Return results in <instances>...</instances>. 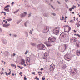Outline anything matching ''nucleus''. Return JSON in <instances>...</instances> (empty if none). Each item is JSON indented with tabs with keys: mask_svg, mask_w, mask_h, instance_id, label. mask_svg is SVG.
<instances>
[{
	"mask_svg": "<svg viewBox=\"0 0 80 80\" xmlns=\"http://www.w3.org/2000/svg\"><path fill=\"white\" fill-rule=\"evenodd\" d=\"M56 40V38H55L50 37L48 38V42L46 41L44 42V44H45L47 47H50L52 46V44L50 43L55 42Z\"/></svg>",
	"mask_w": 80,
	"mask_h": 80,
	"instance_id": "nucleus-1",
	"label": "nucleus"
},
{
	"mask_svg": "<svg viewBox=\"0 0 80 80\" xmlns=\"http://www.w3.org/2000/svg\"><path fill=\"white\" fill-rule=\"evenodd\" d=\"M38 48L39 50H45V45L42 44H40L38 45Z\"/></svg>",
	"mask_w": 80,
	"mask_h": 80,
	"instance_id": "nucleus-2",
	"label": "nucleus"
},
{
	"mask_svg": "<svg viewBox=\"0 0 80 80\" xmlns=\"http://www.w3.org/2000/svg\"><path fill=\"white\" fill-rule=\"evenodd\" d=\"M64 58L65 60L67 61H70L71 60V58L68 54H66L64 55Z\"/></svg>",
	"mask_w": 80,
	"mask_h": 80,
	"instance_id": "nucleus-3",
	"label": "nucleus"
},
{
	"mask_svg": "<svg viewBox=\"0 0 80 80\" xmlns=\"http://www.w3.org/2000/svg\"><path fill=\"white\" fill-rule=\"evenodd\" d=\"M50 29V28L48 26H45L44 27V29L43 30L42 32L43 33H48V31H49V29Z\"/></svg>",
	"mask_w": 80,
	"mask_h": 80,
	"instance_id": "nucleus-4",
	"label": "nucleus"
},
{
	"mask_svg": "<svg viewBox=\"0 0 80 80\" xmlns=\"http://www.w3.org/2000/svg\"><path fill=\"white\" fill-rule=\"evenodd\" d=\"M77 70L72 69L70 72V73L71 74H72V75H75L77 73Z\"/></svg>",
	"mask_w": 80,
	"mask_h": 80,
	"instance_id": "nucleus-5",
	"label": "nucleus"
},
{
	"mask_svg": "<svg viewBox=\"0 0 80 80\" xmlns=\"http://www.w3.org/2000/svg\"><path fill=\"white\" fill-rule=\"evenodd\" d=\"M53 32L55 35H58L59 33V31L57 29V28H54L53 30Z\"/></svg>",
	"mask_w": 80,
	"mask_h": 80,
	"instance_id": "nucleus-6",
	"label": "nucleus"
},
{
	"mask_svg": "<svg viewBox=\"0 0 80 80\" xmlns=\"http://www.w3.org/2000/svg\"><path fill=\"white\" fill-rule=\"evenodd\" d=\"M55 65L53 64H52L50 65V71H53L55 70Z\"/></svg>",
	"mask_w": 80,
	"mask_h": 80,
	"instance_id": "nucleus-7",
	"label": "nucleus"
},
{
	"mask_svg": "<svg viewBox=\"0 0 80 80\" xmlns=\"http://www.w3.org/2000/svg\"><path fill=\"white\" fill-rule=\"evenodd\" d=\"M77 41V39L75 38H72L70 39V42L71 43H73Z\"/></svg>",
	"mask_w": 80,
	"mask_h": 80,
	"instance_id": "nucleus-8",
	"label": "nucleus"
},
{
	"mask_svg": "<svg viewBox=\"0 0 80 80\" xmlns=\"http://www.w3.org/2000/svg\"><path fill=\"white\" fill-rule=\"evenodd\" d=\"M48 54L47 52H45L44 53V56L43 57V59H44L45 60H47V58L48 57Z\"/></svg>",
	"mask_w": 80,
	"mask_h": 80,
	"instance_id": "nucleus-9",
	"label": "nucleus"
},
{
	"mask_svg": "<svg viewBox=\"0 0 80 80\" xmlns=\"http://www.w3.org/2000/svg\"><path fill=\"white\" fill-rule=\"evenodd\" d=\"M27 12H24V13L20 14V16L21 18H23L24 17H25L26 15H27Z\"/></svg>",
	"mask_w": 80,
	"mask_h": 80,
	"instance_id": "nucleus-10",
	"label": "nucleus"
},
{
	"mask_svg": "<svg viewBox=\"0 0 80 80\" xmlns=\"http://www.w3.org/2000/svg\"><path fill=\"white\" fill-rule=\"evenodd\" d=\"M10 24H4L3 25V27L5 28H7V27H8L10 26Z\"/></svg>",
	"mask_w": 80,
	"mask_h": 80,
	"instance_id": "nucleus-11",
	"label": "nucleus"
},
{
	"mask_svg": "<svg viewBox=\"0 0 80 80\" xmlns=\"http://www.w3.org/2000/svg\"><path fill=\"white\" fill-rule=\"evenodd\" d=\"M3 43L5 44V45H7V41L6 40H4L2 41Z\"/></svg>",
	"mask_w": 80,
	"mask_h": 80,
	"instance_id": "nucleus-12",
	"label": "nucleus"
},
{
	"mask_svg": "<svg viewBox=\"0 0 80 80\" xmlns=\"http://www.w3.org/2000/svg\"><path fill=\"white\" fill-rule=\"evenodd\" d=\"M4 55L5 56H8V52L7 51H5L4 52Z\"/></svg>",
	"mask_w": 80,
	"mask_h": 80,
	"instance_id": "nucleus-13",
	"label": "nucleus"
},
{
	"mask_svg": "<svg viewBox=\"0 0 80 80\" xmlns=\"http://www.w3.org/2000/svg\"><path fill=\"white\" fill-rule=\"evenodd\" d=\"M77 55H78V56H79V55H80V51L78 50L77 51Z\"/></svg>",
	"mask_w": 80,
	"mask_h": 80,
	"instance_id": "nucleus-14",
	"label": "nucleus"
},
{
	"mask_svg": "<svg viewBox=\"0 0 80 80\" xmlns=\"http://www.w3.org/2000/svg\"><path fill=\"white\" fill-rule=\"evenodd\" d=\"M30 58H29V57H27L26 58V62H28L29 61H30Z\"/></svg>",
	"mask_w": 80,
	"mask_h": 80,
	"instance_id": "nucleus-15",
	"label": "nucleus"
},
{
	"mask_svg": "<svg viewBox=\"0 0 80 80\" xmlns=\"http://www.w3.org/2000/svg\"><path fill=\"white\" fill-rule=\"evenodd\" d=\"M71 30V27H69L68 29V31H64L65 32H67V33H69V32Z\"/></svg>",
	"mask_w": 80,
	"mask_h": 80,
	"instance_id": "nucleus-16",
	"label": "nucleus"
},
{
	"mask_svg": "<svg viewBox=\"0 0 80 80\" xmlns=\"http://www.w3.org/2000/svg\"><path fill=\"white\" fill-rule=\"evenodd\" d=\"M43 16L45 17H47L48 16V14L45 13L43 14Z\"/></svg>",
	"mask_w": 80,
	"mask_h": 80,
	"instance_id": "nucleus-17",
	"label": "nucleus"
},
{
	"mask_svg": "<svg viewBox=\"0 0 80 80\" xmlns=\"http://www.w3.org/2000/svg\"><path fill=\"white\" fill-rule=\"evenodd\" d=\"M65 36L64 35V32L62 33L60 35V37H64Z\"/></svg>",
	"mask_w": 80,
	"mask_h": 80,
	"instance_id": "nucleus-18",
	"label": "nucleus"
},
{
	"mask_svg": "<svg viewBox=\"0 0 80 80\" xmlns=\"http://www.w3.org/2000/svg\"><path fill=\"white\" fill-rule=\"evenodd\" d=\"M25 61L24 59H22V65H23L25 64Z\"/></svg>",
	"mask_w": 80,
	"mask_h": 80,
	"instance_id": "nucleus-19",
	"label": "nucleus"
},
{
	"mask_svg": "<svg viewBox=\"0 0 80 80\" xmlns=\"http://www.w3.org/2000/svg\"><path fill=\"white\" fill-rule=\"evenodd\" d=\"M31 45H32V46H33L34 47H35V45H36V44L35 43H33V42H31L30 43Z\"/></svg>",
	"mask_w": 80,
	"mask_h": 80,
	"instance_id": "nucleus-20",
	"label": "nucleus"
},
{
	"mask_svg": "<svg viewBox=\"0 0 80 80\" xmlns=\"http://www.w3.org/2000/svg\"><path fill=\"white\" fill-rule=\"evenodd\" d=\"M28 24H29L28 22H26L24 23V25L25 27H27V26L28 25Z\"/></svg>",
	"mask_w": 80,
	"mask_h": 80,
	"instance_id": "nucleus-21",
	"label": "nucleus"
},
{
	"mask_svg": "<svg viewBox=\"0 0 80 80\" xmlns=\"http://www.w3.org/2000/svg\"><path fill=\"white\" fill-rule=\"evenodd\" d=\"M62 68L63 69H65L66 67H67V66H66V64H63L62 66Z\"/></svg>",
	"mask_w": 80,
	"mask_h": 80,
	"instance_id": "nucleus-22",
	"label": "nucleus"
},
{
	"mask_svg": "<svg viewBox=\"0 0 80 80\" xmlns=\"http://www.w3.org/2000/svg\"><path fill=\"white\" fill-rule=\"evenodd\" d=\"M27 64L28 65H30V61H27L26 62Z\"/></svg>",
	"mask_w": 80,
	"mask_h": 80,
	"instance_id": "nucleus-23",
	"label": "nucleus"
},
{
	"mask_svg": "<svg viewBox=\"0 0 80 80\" xmlns=\"http://www.w3.org/2000/svg\"><path fill=\"white\" fill-rule=\"evenodd\" d=\"M4 10H5V11H6L7 12H9V9H4Z\"/></svg>",
	"mask_w": 80,
	"mask_h": 80,
	"instance_id": "nucleus-24",
	"label": "nucleus"
},
{
	"mask_svg": "<svg viewBox=\"0 0 80 80\" xmlns=\"http://www.w3.org/2000/svg\"><path fill=\"white\" fill-rule=\"evenodd\" d=\"M64 47L65 48V49L67 48V45L66 44H64L63 45Z\"/></svg>",
	"mask_w": 80,
	"mask_h": 80,
	"instance_id": "nucleus-25",
	"label": "nucleus"
},
{
	"mask_svg": "<svg viewBox=\"0 0 80 80\" xmlns=\"http://www.w3.org/2000/svg\"><path fill=\"white\" fill-rule=\"evenodd\" d=\"M7 20L8 21V22H9V21H12V19L11 18H10L9 19H7Z\"/></svg>",
	"mask_w": 80,
	"mask_h": 80,
	"instance_id": "nucleus-26",
	"label": "nucleus"
},
{
	"mask_svg": "<svg viewBox=\"0 0 80 80\" xmlns=\"http://www.w3.org/2000/svg\"><path fill=\"white\" fill-rule=\"evenodd\" d=\"M25 34L26 35V37H28V33L27 32H25Z\"/></svg>",
	"mask_w": 80,
	"mask_h": 80,
	"instance_id": "nucleus-27",
	"label": "nucleus"
},
{
	"mask_svg": "<svg viewBox=\"0 0 80 80\" xmlns=\"http://www.w3.org/2000/svg\"><path fill=\"white\" fill-rule=\"evenodd\" d=\"M29 33L31 34V35H32V30H30L29 32Z\"/></svg>",
	"mask_w": 80,
	"mask_h": 80,
	"instance_id": "nucleus-28",
	"label": "nucleus"
},
{
	"mask_svg": "<svg viewBox=\"0 0 80 80\" xmlns=\"http://www.w3.org/2000/svg\"><path fill=\"white\" fill-rule=\"evenodd\" d=\"M11 66H13V67H15V68L17 67V66H16V65H15V64H11Z\"/></svg>",
	"mask_w": 80,
	"mask_h": 80,
	"instance_id": "nucleus-29",
	"label": "nucleus"
},
{
	"mask_svg": "<svg viewBox=\"0 0 80 80\" xmlns=\"http://www.w3.org/2000/svg\"><path fill=\"white\" fill-rule=\"evenodd\" d=\"M64 27H65V28H66V27H67V28H68H68H69V27H70L68 25H66Z\"/></svg>",
	"mask_w": 80,
	"mask_h": 80,
	"instance_id": "nucleus-30",
	"label": "nucleus"
},
{
	"mask_svg": "<svg viewBox=\"0 0 80 80\" xmlns=\"http://www.w3.org/2000/svg\"><path fill=\"white\" fill-rule=\"evenodd\" d=\"M51 15H53V16H55L56 15V14H55L54 13H52Z\"/></svg>",
	"mask_w": 80,
	"mask_h": 80,
	"instance_id": "nucleus-31",
	"label": "nucleus"
},
{
	"mask_svg": "<svg viewBox=\"0 0 80 80\" xmlns=\"http://www.w3.org/2000/svg\"><path fill=\"white\" fill-rule=\"evenodd\" d=\"M19 74L21 75V77H22L23 76V75H22V72H20Z\"/></svg>",
	"mask_w": 80,
	"mask_h": 80,
	"instance_id": "nucleus-32",
	"label": "nucleus"
},
{
	"mask_svg": "<svg viewBox=\"0 0 80 80\" xmlns=\"http://www.w3.org/2000/svg\"><path fill=\"white\" fill-rule=\"evenodd\" d=\"M10 7V5H8L7 6H6L5 8H8V7Z\"/></svg>",
	"mask_w": 80,
	"mask_h": 80,
	"instance_id": "nucleus-33",
	"label": "nucleus"
},
{
	"mask_svg": "<svg viewBox=\"0 0 80 80\" xmlns=\"http://www.w3.org/2000/svg\"><path fill=\"white\" fill-rule=\"evenodd\" d=\"M51 7H52V8H53V10H55V8H54L53 7V6H52V5H51Z\"/></svg>",
	"mask_w": 80,
	"mask_h": 80,
	"instance_id": "nucleus-34",
	"label": "nucleus"
},
{
	"mask_svg": "<svg viewBox=\"0 0 80 80\" xmlns=\"http://www.w3.org/2000/svg\"><path fill=\"white\" fill-rule=\"evenodd\" d=\"M77 47H80V43H78V44L77 45Z\"/></svg>",
	"mask_w": 80,
	"mask_h": 80,
	"instance_id": "nucleus-35",
	"label": "nucleus"
},
{
	"mask_svg": "<svg viewBox=\"0 0 80 80\" xmlns=\"http://www.w3.org/2000/svg\"><path fill=\"white\" fill-rule=\"evenodd\" d=\"M15 55H16V54H15V53H13V55H12L13 57H15Z\"/></svg>",
	"mask_w": 80,
	"mask_h": 80,
	"instance_id": "nucleus-36",
	"label": "nucleus"
},
{
	"mask_svg": "<svg viewBox=\"0 0 80 80\" xmlns=\"http://www.w3.org/2000/svg\"><path fill=\"white\" fill-rule=\"evenodd\" d=\"M28 53V50H27L25 52V54L26 55H27V54Z\"/></svg>",
	"mask_w": 80,
	"mask_h": 80,
	"instance_id": "nucleus-37",
	"label": "nucleus"
},
{
	"mask_svg": "<svg viewBox=\"0 0 80 80\" xmlns=\"http://www.w3.org/2000/svg\"><path fill=\"white\" fill-rule=\"evenodd\" d=\"M62 19H60V20H63V19H64V17H63V16H62Z\"/></svg>",
	"mask_w": 80,
	"mask_h": 80,
	"instance_id": "nucleus-38",
	"label": "nucleus"
},
{
	"mask_svg": "<svg viewBox=\"0 0 80 80\" xmlns=\"http://www.w3.org/2000/svg\"><path fill=\"white\" fill-rule=\"evenodd\" d=\"M2 13H4V15H6V13H5V12H2Z\"/></svg>",
	"mask_w": 80,
	"mask_h": 80,
	"instance_id": "nucleus-39",
	"label": "nucleus"
},
{
	"mask_svg": "<svg viewBox=\"0 0 80 80\" xmlns=\"http://www.w3.org/2000/svg\"><path fill=\"white\" fill-rule=\"evenodd\" d=\"M57 2L58 3V4H61L60 2L58 1H57Z\"/></svg>",
	"mask_w": 80,
	"mask_h": 80,
	"instance_id": "nucleus-40",
	"label": "nucleus"
},
{
	"mask_svg": "<svg viewBox=\"0 0 80 80\" xmlns=\"http://www.w3.org/2000/svg\"><path fill=\"white\" fill-rule=\"evenodd\" d=\"M11 73V71H10V72H9V73H8V75H10Z\"/></svg>",
	"mask_w": 80,
	"mask_h": 80,
	"instance_id": "nucleus-41",
	"label": "nucleus"
},
{
	"mask_svg": "<svg viewBox=\"0 0 80 80\" xmlns=\"http://www.w3.org/2000/svg\"><path fill=\"white\" fill-rule=\"evenodd\" d=\"M24 80H27V78H26V77H25L24 78Z\"/></svg>",
	"mask_w": 80,
	"mask_h": 80,
	"instance_id": "nucleus-42",
	"label": "nucleus"
},
{
	"mask_svg": "<svg viewBox=\"0 0 80 80\" xmlns=\"http://www.w3.org/2000/svg\"><path fill=\"white\" fill-rule=\"evenodd\" d=\"M38 73H41V74H42V72H38Z\"/></svg>",
	"mask_w": 80,
	"mask_h": 80,
	"instance_id": "nucleus-43",
	"label": "nucleus"
},
{
	"mask_svg": "<svg viewBox=\"0 0 80 80\" xmlns=\"http://www.w3.org/2000/svg\"><path fill=\"white\" fill-rule=\"evenodd\" d=\"M76 36L79 37V38H80V35L79 34H77Z\"/></svg>",
	"mask_w": 80,
	"mask_h": 80,
	"instance_id": "nucleus-44",
	"label": "nucleus"
},
{
	"mask_svg": "<svg viewBox=\"0 0 80 80\" xmlns=\"http://www.w3.org/2000/svg\"><path fill=\"white\" fill-rule=\"evenodd\" d=\"M70 23H73V20H71L70 21Z\"/></svg>",
	"mask_w": 80,
	"mask_h": 80,
	"instance_id": "nucleus-45",
	"label": "nucleus"
},
{
	"mask_svg": "<svg viewBox=\"0 0 80 80\" xmlns=\"http://www.w3.org/2000/svg\"><path fill=\"white\" fill-rule=\"evenodd\" d=\"M28 17H31V14H29L28 15Z\"/></svg>",
	"mask_w": 80,
	"mask_h": 80,
	"instance_id": "nucleus-46",
	"label": "nucleus"
},
{
	"mask_svg": "<svg viewBox=\"0 0 80 80\" xmlns=\"http://www.w3.org/2000/svg\"><path fill=\"white\" fill-rule=\"evenodd\" d=\"M72 8H69V11H72Z\"/></svg>",
	"mask_w": 80,
	"mask_h": 80,
	"instance_id": "nucleus-47",
	"label": "nucleus"
},
{
	"mask_svg": "<svg viewBox=\"0 0 80 80\" xmlns=\"http://www.w3.org/2000/svg\"><path fill=\"white\" fill-rule=\"evenodd\" d=\"M32 74L33 75H35V73L34 72H32Z\"/></svg>",
	"mask_w": 80,
	"mask_h": 80,
	"instance_id": "nucleus-48",
	"label": "nucleus"
},
{
	"mask_svg": "<svg viewBox=\"0 0 80 80\" xmlns=\"http://www.w3.org/2000/svg\"><path fill=\"white\" fill-rule=\"evenodd\" d=\"M45 78H43V77L42 78V80H45Z\"/></svg>",
	"mask_w": 80,
	"mask_h": 80,
	"instance_id": "nucleus-49",
	"label": "nucleus"
},
{
	"mask_svg": "<svg viewBox=\"0 0 80 80\" xmlns=\"http://www.w3.org/2000/svg\"><path fill=\"white\" fill-rule=\"evenodd\" d=\"M2 29L0 28V32H2Z\"/></svg>",
	"mask_w": 80,
	"mask_h": 80,
	"instance_id": "nucleus-50",
	"label": "nucleus"
},
{
	"mask_svg": "<svg viewBox=\"0 0 80 80\" xmlns=\"http://www.w3.org/2000/svg\"><path fill=\"white\" fill-rule=\"evenodd\" d=\"M18 11H17L14 12V13H18Z\"/></svg>",
	"mask_w": 80,
	"mask_h": 80,
	"instance_id": "nucleus-51",
	"label": "nucleus"
},
{
	"mask_svg": "<svg viewBox=\"0 0 80 80\" xmlns=\"http://www.w3.org/2000/svg\"><path fill=\"white\" fill-rule=\"evenodd\" d=\"M5 73H6V75H7V76H8V74H7V72H5Z\"/></svg>",
	"mask_w": 80,
	"mask_h": 80,
	"instance_id": "nucleus-52",
	"label": "nucleus"
},
{
	"mask_svg": "<svg viewBox=\"0 0 80 80\" xmlns=\"http://www.w3.org/2000/svg\"><path fill=\"white\" fill-rule=\"evenodd\" d=\"M1 75H2V74H3V75L4 74V73H3V72H2L1 73Z\"/></svg>",
	"mask_w": 80,
	"mask_h": 80,
	"instance_id": "nucleus-53",
	"label": "nucleus"
},
{
	"mask_svg": "<svg viewBox=\"0 0 80 80\" xmlns=\"http://www.w3.org/2000/svg\"><path fill=\"white\" fill-rule=\"evenodd\" d=\"M19 68H20V69H22V67H21L20 66H18Z\"/></svg>",
	"mask_w": 80,
	"mask_h": 80,
	"instance_id": "nucleus-54",
	"label": "nucleus"
},
{
	"mask_svg": "<svg viewBox=\"0 0 80 80\" xmlns=\"http://www.w3.org/2000/svg\"><path fill=\"white\" fill-rule=\"evenodd\" d=\"M13 4H14V2H12V3H11V5H13Z\"/></svg>",
	"mask_w": 80,
	"mask_h": 80,
	"instance_id": "nucleus-55",
	"label": "nucleus"
},
{
	"mask_svg": "<svg viewBox=\"0 0 80 80\" xmlns=\"http://www.w3.org/2000/svg\"><path fill=\"white\" fill-rule=\"evenodd\" d=\"M40 70H43V68H41Z\"/></svg>",
	"mask_w": 80,
	"mask_h": 80,
	"instance_id": "nucleus-56",
	"label": "nucleus"
},
{
	"mask_svg": "<svg viewBox=\"0 0 80 80\" xmlns=\"http://www.w3.org/2000/svg\"><path fill=\"white\" fill-rule=\"evenodd\" d=\"M66 2V3H67V2H68V0H65Z\"/></svg>",
	"mask_w": 80,
	"mask_h": 80,
	"instance_id": "nucleus-57",
	"label": "nucleus"
},
{
	"mask_svg": "<svg viewBox=\"0 0 80 80\" xmlns=\"http://www.w3.org/2000/svg\"><path fill=\"white\" fill-rule=\"evenodd\" d=\"M73 31H74V33H76V32H77V31H75V30H74Z\"/></svg>",
	"mask_w": 80,
	"mask_h": 80,
	"instance_id": "nucleus-58",
	"label": "nucleus"
},
{
	"mask_svg": "<svg viewBox=\"0 0 80 80\" xmlns=\"http://www.w3.org/2000/svg\"><path fill=\"white\" fill-rule=\"evenodd\" d=\"M50 2H52L53 1V0H50Z\"/></svg>",
	"mask_w": 80,
	"mask_h": 80,
	"instance_id": "nucleus-59",
	"label": "nucleus"
},
{
	"mask_svg": "<svg viewBox=\"0 0 80 80\" xmlns=\"http://www.w3.org/2000/svg\"><path fill=\"white\" fill-rule=\"evenodd\" d=\"M73 7H74V8H76V6H75L73 5Z\"/></svg>",
	"mask_w": 80,
	"mask_h": 80,
	"instance_id": "nucleus-60",
	"label": "nucleus"
},
{
	"mask_svg": "<svg viewBox=\"0 0 80 80\" xmlns=\"http://www.w3.org/2000/svg\"><path fill=\"white\" fill-rule=\"evenodd\" d=\"M20 23V22H17V24H18V23Z\"/></svg>",
	"mask_w": 80,
	"mask_h": 80,
	"instance_id": "nucleus-61",
	"label": "nucleus"
},
{
	"mask_svg": "<svg viewBox=\"0 0 80 80\" xmlns=\"http://www.w3.org/2000/svg\"><path fill=\"white\" fill-rule=\"evenodd\" d=\"M7 23H8V22L7 21L5 22V23L7 24Z\"/></svg>",
	"mask_w": 80,
	"mask_h": 80,
	"instance_id": "nucleus-62",
	"label": "nucleus"
},
{
	"mask_svg": "<svg viewBox=\"0 0 80 80\" xmlns=\"http://www.w3.org/2000/svg\"><path fill=\"white\" fill-rule=\"evenodd\" d=\"M36 80H39V78H36Z\"/></svg>",
	"mask_w": 80,
	"mask_h": 80,
	"instance_id": "nucleus-63",
	"label": "nucleus"
},
{
	"mask_svg": "<svg viewBox=\"0 0 80 80\" xmlns=\"http://www.w3.org/2000/svg\"><path fill=\"white\" fill-rule=\"evenodd\" d=\"M14 37H17V35H14Z\"/></svg>",
	"mask_w": 80,
	"mask_h": 80,
	"instance_id": "nucleus-64",
	"label": "nucleus"
}]
</instances>
